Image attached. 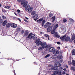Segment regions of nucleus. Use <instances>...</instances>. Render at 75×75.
<instances>
[{
    "mask_svg": "<svg viewBox=\"0 0 75 75\" xmlns=\"http://www.w3.org/2000/svg\"><path fill=\"white\" fill-rule=\"evenodd\" d=\"M35 43L37 44V45L39 46L40 45L41 46H42L38 48V50L39 51L43 50L45 49L47 47V45L46 44V43L45 42H42L40 41V39H38L35 41Z\"/></svg>",
    "mask_w": 75,
    "mask_h": 75,
    "instance_id": "obj_1",
    "label": "nucleus"
},
{
    "mask_svg": "<svg viewBox=\"0 0 75 75\" xmlns=\"http://www.w3.org/2000/svg\"><path fill=\"white\" fill-rule=\"evenodd\" d=\"M54 61L56 63L54 64V65L55 67H54L53 68H52V69L56 70L58 69L57 67H61V64L59 63L58 62V60H55Z\"/></svg>",
    "mask_w": 75,
    "mask_h": 75,
    "instance_id": "obj_2",
    "label": "nucleus"
},
{
    "mask_svg": "<svg viewBox=\"0 0 75 75\" xmlns=\"http://www.w3.org/2000/svg\"><path fill=\"white\" fill-rule=\"evenodd\" d=\"M59 31L61 33H65L66 31V28L65 27H60L59 29Z\"/></svg>",
    "mask_w": 75,
    "mask_h": 75,
    "instance_id": "obj_3",
    "label": "nucleus"
},
{
    "mask_svg": "<svg viewBox=\"0 0 75 75\" xmlns=\"http://www.w3.org/2000/svg\"><path fill=\"white\" fill-rule=\"evenodd\" d=\"M21 5H23V7H24L27 6L28 2L27 1H25V0H22L21 2Z\"/></svg>",
    "mask_w": 75,
    "mask_h": 75,
    "instance_id": "obj_4",
    "label": "nucleus"
},
{
    "mask_svg": "<svg viewBox=\"0 0 75 75\" xmlns=\"http://www.w3.org/2000/svg\"><path fill=\"white\" fill-rule=\"evenodd\" d=\"M35 36L34 34H33V33H30L29 35L28 36V38H29L30 40L33 39L34 37Z\"/></svg>",
    "mask_w": 75,
    "mask_h": 75,
    "instance_id": "obj_5",
    "label": "nucleus"
},
{
    "mask_svg": "<svg viewBox=\"0 0 75 75\" xmlns=\"http://www.w3.org/2000/svg\"><path fill=\"white\" fill-rule=\"evenodd\" d=\"M62 72V71L61 70H60L59 71H56L53 72L54 74H52L51 75H55L56 74H61V73Z\"/></svg>",
    "mask_w": 75,
    "mask_h": 75,
    "instance_id": "obj_6",
    "label": "nucleus"
},
{
    "mask_svg": "<svg viewBox=\"0 0 75 75\" xmlns=\"http://www.w3.org/2000/svg\"><path fill=\"white\" fill-rule=\"evenodd\" d=\"M51 25V23L49 22H47L44 25L45 28H47L50 27Z\"/></svg>",
    "mask_w": 75,
    "mask_h": 75,
    "instance_id": "obj_7",
    "label": "nucleus"
},
{
    "mask_svg": "<svg viewBox=\"0 0 75 75\" xmlns=\"http://www.w3.org/2000/svg\"><path fill=\"white\" fill-rule=\"evenodd\" d=\"M54 36L57 37V38H59L60 37V36L58 35V33H57V32H55Z\"/></svg>",
    "mask_w": 75,
    "mask_h": 75,
    "instance_id": "obj_8",
    "label": "nucleus"
},
{
    "mask_svg": "<svg viewBox=\"0 0 75 75\" xmlns=\"http://www.w3.org/2000/svg\"><path fill=\"white\" fill-rule=\"evenodd\" d=\"M59 51L57 50H55L53 52V54L54 55H57L59 54Z\"/></svg>",
    "mask_w": 75,
    "mask_h": 75,
    "instance_id": "obj_9",
    "label": "nucleus"
},
{
    "mask_svg": "<svg viewBox=\"0 0 75 75\" xmlns=\"http://www.w3.org/2000/svg\"><path fill=\"white\" fill-rule=\"evenodd\" d=\"M17 25L15 23H11V27L13 28H16Z\"/></svg>",
    "mask_w": 75,
    "mask_h": 75,
    "instance_id": "obj_10",
    "label": "nucleus"
},
{
    "mask_svg": "<svg viewBox=\"0 0 75 75\" xmlns=\"http://www.w3.org/2000/svg\"><path fill=\"white\" fill-rule=\"evenodd\" d=\"M54 50H55V49L53 47H51L49 49V52H54Z\"/></svg>",
    "mask_w": 75,
    "mask_h": 75,
    "instance_id": "obj_11",
    "label": "nucleus"
},
{
    "mask_svg": "<svg viewBox=\"0 0 75 75\" xmlns=\"http://www.w3.org/2000/svg\"><path fill=\"white\" fill-rule=\"evenodd\" d=\"M65 37H66V35H64V36H62L60 37V39L62 41H64L65 40Z\"/></svg>",
    "mask_w": 75,
    "mask_h": 75,
    "instance_id": "obj_12",
    "label": "nucleus"
},
{
    "mask_svg": "<svg viewBox=\"0 0 75 75\" xmlns=\"http://www.w3.org/2000/svg\"><path fill=\"white\" fill-rule=\"evenodd\" d=\"M33 7H31L29 8L28 11V13H30V12H31L33 10Z\"/></svg>",
    "mask_w": 75,
    "mask_h": 75,
    "instance_id": "obj_13",
    "label": "nucleus"
},
{
    "mask_svg": "<svg viewBox=\"0 0 75 75\" xmlns=\"http://www.w3.org/2000/svg\"><path fill=\"white\" fill-rule=\"evenodd\" d=\"M57 58V55H53L52 57L50 58L51 59H55Z\"/></svg>",
    "mask_w": 75,
    "mask_h": 75,
    "instance_id": "obj_14",
    "label": "nucleus"
},
{
    "mask_svg": "<svg viewBox=\"0 0 75 75\" xmlns=\"http://www.w3.org/2000/svg\"><path fill=\"white\" fill-rule=\"evenodd\" d=\"M11 23H8L6 25V27L7 28H10V26H11Z\"/></svg>",
    "mask_w": 75,
    "mask_h": 75,
    "instance_id": "obj_15",
    "label": "nucleus"
},
{
    "mask_svg": "<svg viewBox=\"0 0 75 75\" xmlns=\"http://www.w3.org/2000/svg\"><path fill=\"white\" fill-rule=\"evenodd\" d=\"M7 21L6 20H5L3 22V23H2V25H3V26H5L6 24H7Z\"/></svg>",
    "mask_w": 75,
    "mask_h": 75,
    "instance_id": "obj_16",
    "label": "nucleus"
},
{
    "mask_svg": "<svg viewBox=\"0 0 75 75\" xmlns=\"http://www.w3.org/2000/svg\"><path fill=\"white\" fill-rule=\"evenodd\" d=\"M57 58L58 59H60L63 58V56L62 55H59L57 56Z\"/></svg>",
    "mask_w": 75,
    "mask_h": 75,
    "instance_id": "obj_17",
    "label": "nucleus"
},
{
    "mask_svg": "<svg viewBox=\"0 0 75 75\" xmlns=\"http://www.w3.org/2000/svg\"><path fill=\"white\" fill-rule=\"evenodd\" d=\"M70 40V38L68 36H67L65 38V41H69Z\"/></svg>",
    "mask_w": 75,
    "mask_h": 75,
    "instance_id": "obj_18",
    "label": "nucleus"
},
{
    "mask_svg": "<svg viewBox=\"0 0 75 75\" xmlns=\"http://www.w3.org/2000/svg\"><path fill=\"white\" fill-rule=\"evenodd\" d=\"M4 7L5 8H8L9 10H11V7L9 6H5Z\"/></svg>",
    "mask_w": 75,
    "mask_h": 75,
    "instance_id": "obj_19",
    "label": "nucleus"
},
{
    "mask_svg": "<svg viewBox=\"0 0 75 75\" xmlns=\"http://www.w3.org/2000/svg\"><path fill=\"white\" fill-rule=\"evenodd\" d=\"M48 27V28H47V32H50L51 30H52V27L50 26Z\"/></svg>",
    "mask_w": 75,
    "mask_h": 75,
    "instance_id": "obj_20",
    "label": "nucleus"
},
{
    "mask_svg": "<svg viewBox=\"0 0 75 75\" xmlns=\"http://www.w3.org/2000/svg\"><path fill=\"white\" fill-rule=\"evenodd\" d=\"M43 20V18H41L40 19L37 20V23H41L42 21V20Z\"/></svg>",
    "mask_w": 75,
    "mask_h": 75,
    "instance_id": "obj_21",
    "label": "nucleus"
},
{
    "mask_svg": "<svg viewBox=\"0 0 75 75\" xmlns=\"http://www.w3.org/2000/svg\"><path fill=\"white\" fill-rule=\"evenodd\" d=\"M30 6L29 5H28L25 8V9L26 11H27L28 10V9L30 8Z\"/></svg>",
    "mask_w": 75,
    "mask_h": 75,
    "instance_id": "obj_22",
    "label": "nucleus"
},
{
    "mask_svg": "<svg viewBox=\"0 0 75 75\" xmlns=\"http://www.w3.org/2000/svg\"><path fill=\"white\" fill-rule=\"evenodd\" d=\"M58 27V24H56L54 27L53 29L55 30L57 28V27Z\"/></svg>",
    "mask_w": 75,
    "mask_h": 75,
    "instance_id": "obj_23",
    "label": "nucleus"
},
{
    "mask_svg": "<svg viewBox=\"0 0 75 75\" xmlns=\"http://www.w3.org/2000/svg\"><path fill=\"white\" fill-rule=\"evenodd\" d=\"M44 36H45V37H47L48 40H50V37H49V35H48L47 34H44Z\"/></svg>",
    "mask_w": 75,
    "mask_h": 75,
    "instance_id": "obj_24",
    "label": "nucleus"
},
{
    "mask_svg": "<svg viewBox=\"0 0 75 75\" xmlns=\"http://www.w3.org/2000/svg\"><path fill=\"white\" fill-rule=\"evenodd\" d=\"M36 11H33L31 13V15H32L33 16V15H34V14H36Z\"/></svg>",
    "mask_w": 75,
    "mask_h": 75,
    "instance_id": "obj_25",
    "label": "nucleus"
},
{
    "mask_svg": "<svg viewBox=\"0 0 75 75\" xmlns=\"http://www.w3.org/2000/svg\"><path fill=\"white\" fill-rule=\"evenodd\" d=\"M55 30L53 29L51 32V34H53L54 33H55Z\"/></svg>",
    "mask_w": 75,
    "mask_h": 75,
    "instance_id": "obj_26",
    "label": "nucleus"
},
{
    "mask_svg": "<svg viewBox=\"0 0 75 75\" xmlns=\"http://www.w3.org/2000/svg\"><path fill=\"white\" fill-rule=\"evenodd\" d=\"M51 19L52 20V22H54L55 21V17H53L51 18Z\"/></svg>",
    "mask_w": 75,
    "mask_h": 75,
    "instance_id": "obj_27",
    "label": "nucleus"
},
{
    "mask_svg": "<svg viewBox=\"0 0 75 75\" xmlns=\"http://www.w3.org/2000/svg\"><path fill=\"white\" fill-rule=\"evenodd\" d=\"M45 20H44L42 21V26H44V24L45 23Z\"/></svg>",
    "mask_w": 75,
    "mask_h": 75,
    "instance_id": "obj_28",
    "label": "nucleus"
},
{
    "mask_svg": "<svg viewBox=\"0 0 75 75\" xmlns=\"http://www.w3.org/2000/svg\"><path fill=\"white\" fill-rule=\"evenodd\" d=\"M72 55H75V50H73L72 51Z\"/></svg>",
    "mask_w": 75,
    "mask_h": 75,
    "instance_id": "obj_29",
    "label": "nucleus"
},
{
    "mask_svg": "<svg viewBox=\"0 0 75 75\" xmlns=\"http://www.w3.org/2000/svg\"><path fill=\"white\" fill-rule=\"evenodd\" d=\"M50 56V54H47L46 55L45 57V58H48V57H49Z\"/></svg>",
    "mask_w": 75,
    "mask_h": 75,
    "instance_id": "obj_30",
    "label": "nucleus"
},
{
    "mask_svg": "<svg viewBox=\"0 0 75 75\" xmlns=\"http://www.w3.org/2000/svg\"><path fill=\"white\" fill-rule=\"evenodd\" d=\"M4 20L0 18V24H1L4 21Z\"/></svg>",
    "mask_w": 75,
    "mask_h": 75,
    "instance_id": "obj_31",
    "label": "nucleus"
},
{
    "mask_svg": "<svg viewBox=\"0 0 75 75\" xmlns=\"http://www.w3.org/2000/svg\"><path fill=\"white\" fill-rule=\"evenodd\" d=\"M68 64L69 65H71L72 64V62H71V61H69L68 62Z\"/></svg>",
    "mask_w": 75,
    "mask_h": 75,
    "instance_id": "obj_32",
    "label": "nucleus"
},
{
    "mask_svg": "<svg viewBox=\"0 0 75 75\" xmlns=\"http://www.w3.org/2000/svg\"><path fill=\"white\" fill-rule=\"evenodd\" d=\"M20 28H18L16 29V32H17V33H18V31H20Z\"/></svg>",
    "mask_w": 75,
    "mask_h": 75,
    "instance_id": "obj_33",
    "label": "nucleus"
},
{
    "mask_svg": "<svg viewBox=\"0 0 75 75\" xmlns=\"http://www.w3.org/2000/svg\"><path fill=\"white\" fill-rule=\"evenodd\" d=\"M28 34V32L25 31V35H27Z\"/></svg>",
    "mask_w": 75,
    "mask_h": 75,
    "instance_id": "obj_34",
    "label": "nucleus"
},
{
    "mask_svg": "<svg viewBox=\"0 0 75 75\" xmlns=\"http://www.w3.org/2000/svg\"><path fill=\"white\" fill-rule=\"evenodd\" d=\"M69 21H71L72 22H73V23H74V20L71 18L69 19Z\"/></svg>",
    "mask_w": 75,
    "mask_h": 75,
    "instance_id": "obj_35",
    "label": "nucleus"
},
{
    "mask_svg": "<svg viewBox=\"0 0 75 75\" xmlns=\"http://www.w3.org/2000/svg\"><path fill=\"white\" fill-rule=\"evenodd\" d=\"M17 11L18 13H21V11L19 9L17 10Z\"/></svg>",
    "mask_w": 75,
    "mask_h": 75,
    "instance_id": "obj_36",
    "label": "nucleus"
},
{
    "mask_svg": "<svg viewBox=\"0 0 75 75\" xmlns=\"http://www.w3.org/2000/svg\"><path fill=\"white\" fill-rule=\"evenodd\" d=\"M59 69L60 70H61V71H62L63 70V67H61L59 68Z\"/></svg>",
    "mask_w": 75,
    "mask_h": 75,
    "instance_id": "obj_37",
    "label": "nucleus"
},
{
    "mask_svg": "<svg viewBox=\"0 0 75 75\" xmlns=\"http://www.w3.org/2000/svg\"><path fill=\"white\" fill-rule=\"evenodd\" d=\"M2 18H4V19H5V20L7 19V18H6V17L5 16H2Z\"/></svg>",
    "mask_w": 75,
    "mask_h": 75,
    "instance_id": "obj_38",
    "label": "nucleus"
},
{
    "mask_svg": "<svg viewBox=\"0 0 75 75\" xmlns=\"http://www.w3.org/2000/svg\"><path fill=\"white\" fill-rule=\"evenodd\" d=\"M63 21L64 23H66V22H67V20L66 19H63Z\"/></svg>",
    "mask_w": 75,
    "mask_h": 75,
    "instance_id": "obj_39",
    "label": "nucleus"
},
{
    "mask_svg": "<svg viewBox=\"0 0 75 75\" xmlns=\"http://www.w3.org/2000/svg\"><path fill=\"white\" fill-rule=\"evenodd\" d=\"M62 75H64V74H66V73H65L64 71H63L62 72Z\"/></svg>",
    "mask_w": 75,
    "mask_h": 75,
    "instance_id": "obj_40",
    "label": "nucleus"
},
{
    "mask_svg": "<svg viewBox=\"0 0 75 75\" xmlns=\"http://www.w3.org/2000/svg\"><path fill=\"white\" fill-rule=\"evenodd\" d=\"M38 14H35V18H37L38 17Z\"/></svg>",
    "mask_w": 75,
    "mask_h": 75,
    "instance_id": "obj_41",
    "label": "nucleus"
},
{
    "mask_svg": "<svg viewBox=\"0 0 75 75\" xmlns=\"http://www.w3.org/2000/svg\"><path fill=\"white\" fill-rule=\"evenodd\" d=\"M2 11H3V12H4V13H6V10L3 9L2 10Z\"/></svg>",
    "mask_w": 75,
    "mask_h": 75,
    "instance_id": "obj_42",
    "label": "nucleus"
},
{
    "mask_svg": "<svg viewBox=\"0 0 75 75\" xmlns=\"http://www.w3.org/2000/svg\"><path fill=\"white\" fill-rule=\"evenodd\" d=\"M53 16V15H52V14H50L49 15L50 17H51V16Z\"/></svg>",
    "mask_w": 75,
    "mask_h": 75,
    "instance_id": "obj_43",
    "label": "nucleus"
},
{
    "mask_svg": "<svg viewBox=\"0 0 75 75\" xmlns=\"http://www.w3.org/2000/svg\"><path fill=\"white\" fill-rule=\"evenodd\" d=\"M24 33V31L23 30H22L21 32V34H23Z\"/></svg>",
    "mask_w": 75,
    "mask_h": 75,
    "instance_id": "obj_44",
    "label": "nucleus"
},
{
    "mask_svg": "<svg viewBox=\"0 0 75 75\" xmlns=\"http://www.w3.org/2000/svg\"><path fill=\"white\" fill-rule=\"evenodd\" d=\"M63 61V60H60V63H62V62Z\"/></svg>",
    "mask_w": 75,
    "mask_h": 75,
    "instance_id": "obj_45",
    "label": "nucleus"
},
{
    "mask_svg": "<svg viewBox=\"0 0 75 75\" xmlns=\"http://www.w3.org/2000/svg\"><path fill=\"white\" fill-rule=\"evenodd\" d=\"M18 20H19L21 22V20L19 18H18Z\"/></svg>",
    "mask_w": 75,
    "mask_h": 75,
    "instance_id": "obj_46",
    "label": "nucleus"
},
{
    "mask_svg": "<svg viewBox=\"0 0 75 75\" xmlns=\"http://www.w3.org/2000/svg\"><path fill=\"white\" fill-rule=\"evenodd\" d=\"M40 34H44V33L43 32H40Z\"/></svg>",
    "mask_w": 75,
    "mask_h": 75,
    "instance_id": "obj_47",
    "label": "nucleus"
},
{
    "mask_svg": "<svg viewBox=\"0 0 75 75\" xmlns=\"http://www.w3.org/2000/svg\"><path fill=\"white\" fill-rule=\"evenodd\" d=\"M57 44H60V42H57Z\"/></svg>",
    "mask_w": 75,
    "mask_h": 75,
    "instance_id": "obj_48",
    "label": "nucleus"
},
{
    "mask_svg": "<svg viewBox=\"0 0 75 75\" xmlns=\"http://www.w3.org/2000/svg\"><path fill=\"white\" fill-rule=\"evenodd\" d=\"M24 21H25V22H28V21H27L25 19H24Z\"/></svg>",
    "mask_w": 75,
    "mask_h": 75,
    "instance_id": "obj_49",
    "label": "nucleus"
},
{
    "mask_svg": "<svg viewBox=\"0 0 75 75\" xmlns=\"http://www.w3.org/2000/svg\"><path fill=\"white\" fill-rule=\"evenodd\" d=\"M21 0L22 1L23 0H18V2H20Z\"/></svg>",
    "mask_w": 75,
    "mask_h": 75,
    "instance_id": "obj_50",
    "label": "nucleus"
},
{
    "mask_svg": "<svg viewBox=\"0 0 75 75\" xmlns=\"http://www.w3.org/2000/svg\"><path fill=\"white\" fill-rule=\"evenodd\" d=\"M25 18L26 19V20H28V18L27 17H25Z\"/></svg>",
    "mask_w": 75,
    "mask_h": 75,
    "instance_id": "obj_51",
    "label": "nucleus"
},
{
    "mask_svg": "<svg viewBox=\"0 0 75 75\" xmlns=\"http://www.w3.org/2000/svg\"><path fill=\"white\" fill-rule=\"evenodd\" d=\"M57 49L58 50H59L60 49V47H58Z\"/></svg>",
    "mask_w": 75,
    "mask_h": 75,
    "instance_id": "obj_52",
    "label": "nucleus"
},
{
    "mask_svg": "<svg viewBox=\"0 0 75 75\" xmlns=\"http://www.w3.org/2000/svg\"><path fill=\"white\" fill-rule=\"evenodd\" d=\"M63 71H66V69L64 68V69H63Z\"/></svg>",
    "mask_w": 75,
    "mask_h": 75,
    "instance_id": "obj_53",
    "label": "nucleus"
},
{
    "mask_svg": "<svg viewBox=\"0 0 75 75\" xmlns=\"http://www.w3.org/2000/svg\"><path fill=\"white\" fill-rule=\"evenodd\" d=\"M34 20L35 21H37V19H34Z\"/></svg>",
    "mask_w": 75,
    "mask_h": 75,
    "instance_id": "obj_54",
    "label": "nucleus"
},
{
    "mask_svg": "<svg viewBox=\"0 0 75 75\" xmlns=\"http://www.w3.org/2000/svg\"><path fill=\"white\" fill-rule=\"evenodd\" d=\"M66 68H68V66H66Z\"/></svg>",
    "mask_w": 75,
    "mask_h": 75,
    "instance_id": "obj_55",
    "label": "nucleus"
},
{
    "mask_svg": "<svg viewBox=\"0 0 75 75\" xmlns=\"http://www.w3.org/2000/svg\"><path fill=\"white\" fill-rule=\"evenodd\" d=\"M41 38H42L43 39H44V38H44V37H42Z\"/></svg>",
    "mask_w": 75,
    "mask_h": 75,
    "instance_id": "obj_56",
    "label": "nucleus"
},
{
    "mask_svg": "<svg viewBox=\"0 0 75 75\" xmlns=\"http://www.w3.org/2000/svg\"><path fill=\"white\" fill-rule=\"evenodd\" d=\"M14 14H15V15H16V16H17V15L16 14V13H14Z\"/></svg>",
    "mask_w": 75,
    "mask_h": 75,
    "instance_id": "obj_57",
    "label": "nucleus"
},
{
    "mask_svg": "<svg viewBox=\"0 0 75 75\" xmlns=\"http://www.w3.org/2000/svg\"><path fill=\"white\" fill-rule=\"evenodd\" d=\"M0 7H1V4H0Z\"/></svg>",
    "mask_w": 75,
    "mask_h": 75,
    "instance_id": "obj_58",
    "label": "nucleus"
},
{
    "mask_svg": "<svg viewBox=\"0 0 75 75\" xmlns=\"http://www.w3.org/2000/svg\"><path fill=\"white\" fill-rule=\"evenodd\" d=\"M66 75H69V74H66Z\"/></svg>",
    "mask_w": 75,
    "mask_h": 75,
    "instance_id": "obj_59",
    "label": "nucleus"
},
{
    "mask_svg": "<svg viewBox=\"0 0 75 75\" xmlns=\"http://www.w3.org/2000/svg\"><path fill=\"white\" fill-rule=\"evenodd\" d=\"M0 18H1V17L0 16Z\"/></svg>",
    "mask_w": 75,
    "mask_h": 75,
    "instance_id": "obj_60",
    "label": "nucleus"
}]
</instances>
